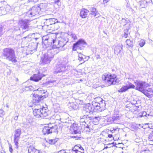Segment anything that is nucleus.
<instances>
[{
	"mask_svg": "<svg viewBox=\"0 0 153 153\" xmlns=\"http://www.w3.org/2000/svg\"><path fill=\"white\" fill-rule=\"evenodd\" d=\"M2 58L12 62H15L17 61L14 50L10 48H7L4 49L2 51Z\"/></svg>",
	"mask_w": 153,
	"mask_h": 153,
	"instance_id": "f257e3e1",
	"label": "nucleus"
},
{
	"mask_svg": "<svg viewBox=\"0 0 153 153\" xmlns=\"http://www.w3.org/2000/svg\"><path fill=\"white\" fill-rule=\"evenodd\" d=\"M117 76L115 74H108L103 75L102 76V79L108 85H115L117 82L118 83V80L117 78Z\"/></svg>",
	"mask_w": 153,
	"mask_h": 153,
	"instance_id": "f03ea898",
	"label": "nucleus"
},
{
	"mask_svg": "<svg viewBox=\"0 0 153 153\" xmlns=\"http://www.w3.org/2000/svg\"><path fill=\"white\" fill-rule=\"evenodd\" d=\"M68 62V60L66 59H64L60 64L57 65L55 69L54 72L57 73L65 72L66 74H67L68 72L69 68L70 67L66 65Z\"/></svg>",
	"mask_w": 153,
	"mask_h": 153,
	"instance_id": "7ed1b4c3",
	"label": "nucleus"
},
{
	"mask_svg": "<svg viewBox=\"0 0 153 153\" xmlns=\"http://www.w3.org/2000/svg\"><path fill=\"white\" fill-rule=\"evenodd\" d=\"M54 55V49L48 50L47 53L41 58V62L43 64L49 63L53 58Z\"/></svg>",
	"mask_w": 153,
	"mask_h": 153,
	"instance_id": "20e7f679",
	"label": "nucleus"
},
{
	"mask_svg": "<svg viewBox=\"0 0 153 153\" xmlns=\"http://www.w3.org/2000/svg\"><path fill=\"white\" fill-rule=\"evenodd\" d=\"M46 108L42 106V108H36L33 111V114L37 118L46 117L48 115L47 110Z\"/></svg>",
	"mask_w": 153,
	"mask_h": 153,
	"instance_id": "39448f33",
	"label": "nucleus"
},
{
	"mask_svg": "<svg viewBox=\"0 0 153 153\" xmlns=\"http://www.w3.org/2000/svg\"><path fill=\"white\" fill-rule=\"evenodd\" d=\"M87 43L84 40L82 39H79L77 42L73 45V50L76 51L77 49L82 50L87 45Z\"/></svg>",
	"mask_w": 153,
	"mask_h": 153,
	"instance_id": "423d86ee",
	"label": "nucleus"
},
{
	"mask_svg": "<svg viewBox=\"0 0 153 153\" xmlns=\"http://www.w3.org/2000/svg\"><path fill=\"white\" fill-rule=\"evenodd\" d=\"M136 87L135 89L142 92L143 91L145 88L149 86V85L146 82L142 81H137L134 82Z\"/></svg>",
	"mask_w": 153,
	"mask_h": 153,
	"instance_id": "0eeeda50",
	"label": "nucleus"
},
{
	"mask_svg": "<svg viewBox=\"0 0 153 153\" xmlns=\"http://www.w3.org/2000/svg\"><path fill=\"white\" fill-rule=\"evenodd\" d=\"M67 41L65 39L61 38L60 40L56 41L55 39H53V40L52 46L54 48H59L60 47H63L67 43Z\"/></svg>",
	"mask_w": 153,
	"mask_h": 153,
	"instance_id": "6e6552de",
	"label": "nucleus"
},
{
	"mask_svg": "<svg viewBox=\"0 0 153 153\" xmlns=\"http://www.w3.org/2000/svg\"><path fill=\"white\" fill-rule=\"evenodd\" d=\"M39 8L36 6H34L27 12V14L29 17H31L41 14Z\"/></svg>",
	"mask_w": 153,
	"mask_h": 153,
	"instance_id": "1a4fd4ad",
	"label": "nucleus"
},
{
	"mask_svg": "<svg viewBox=\"0 0 153 153\" xmlns=\"http://www.w3.org/2000/svg\"><path fill=\"white\" fill-rule=\"evenodd\" d=\"M121 117V115L120 114L114 112L112 117H110L108 118V121L111 123H119V121L120 120Z\"/></svg>",
	"mask_w": 153,
	"mask_h": 153,
	"instance_id": "9d476101",
	"label": "nucleus"
},
{
	"mask_svg": "<svg viewBox=\"0 0 153 153\" xmlns=\"http://www.w3.org/2000/svg\"><path fill=\"white\" fill-rule=\"evenodd\" d=\"M29 20H27L21 19L19 21L18 24L21 27L26 31L29 29Z\"/></svg>",
	"mask_w": 153,
	"mask_h": 153,
	"instance_id": "9b49d317",
	"label": "nucleus"
},
{
	"mask_svg": "<svg viewBox=\"0 0 153 153\" xmlns=\"http://www.w3.org/2000/svg\"><path fill=\"white\" fill-rule=\"evenodd\" d=\"M31 36L32 35L30 34L27 36L23 37L22 39V44L26 45V46H28L29 48H30V46H32L33 44H34L33 43H31L30 44L29 43L28 45V43L31 41Z\"/></svg>",
	"mask_w": 153,
	"mask_h": 153,
	"instance_id": "f8f14e48",
	"label": "nucleus"
},
{
	"mask_svg": "<svg viewBox=\"0 0 153 153\" xmlns=\"http://www.w3.org/2000/svg\"><path fill=\"white\" fill-rule=\"evenodd\" d=\"M21 133L22 131L20 128L16 129L14 132V141L17 148L18 147V141Z\"/></svg>",
	"mask_w": 153,
	"mask_h": 153,
	"instance_id": "ddd939ff",
	"label": "nucleus"
},
{
	"mask_svg": "<svg viewBox=\"0 0 153 153\" xmlns=\"http://www.w3.org/2000/svg\"><path fill=\"white\" fill-rule=\"evenodd\" d=\"M53 39L47 36H44L42 38V42L47 47L49 45H52L53 44Z\"/></svg>",
	"mask_w": 153,
	"mask_h": 153,
	"instance_id": "4468645a",
	"label": "nucleus"
},
{
	"mask_svg": "<svg viewBox=\"0 0 153 153\" xmlns=\"http://www.w3.org/2000/svg\"><path fill=\"white\" fill-rule=\"evenodd\" d=\"M94 108L93 104L91 105L89 103L87 104L83 107L82 112L83 114H88L92 112Z\"/></svg>",
	"mask_w": 153,
	"mask_h": 153,
	"instance_id": "2eb2a0df",
	"label": "nucleus"
},
{
	"mask_svg": "<svg viewBox=\"0 0 153 153\" xmlns=\"http://www.w3.org/2000/svg\"><path fill=\"white\" fill-rule=\"evenodd\" d=\"M43 76V75L39 72L37 74H34L32 76L30 77V79L31 80L37 82L41 80Z\"/></svg>",
	"mask_w": 153,
	"mask_h": 153,
	"instance_id": "dca6fc26",
	"label": "nucleus"
},
{
	"mask_svg": "<svg viewBox=\"0 0 153 153\" xmlns=\"http://www.w3.org/2000/svg\"><path fill=\"white\" fill-rule=\"evenodd\" d=\"M97 104L98 106H95L94 107H95L98 111H101L105 109V101L103 100L99 103H97Z\"/></svg>",
	"mask_w": 153,
	"mask_h": 153,
	"instance_id": "f3484780",
	"label": "nucleus"
},
{
	"mask_svg": "<svg viewBox=\"0 0 153 153\" xmlns=\"http://www.w3.org/2000/svg\"><path fill=\"white\" fill-rule=\"evenodd\" d=\"M145 95L149 97H152L153 96V91L150 88L146 89L145 88L142 92Z\"/></svg>",
	"mask_w": 153,
	"mask_h": 153,
	"instance_id": "a211bd4d",
	"label": "nucleus"
},
{
	"mask_svg": "<svg viewBox=\"0 0 153 153\" xmlns=\"http://www.w3.org/2000/svg\"><path fill=\"white\" fill-rule=\"evenodd\" d=\"M53 126H45L44 128L42 130V132L43 134L45 135L46 134H48L52 133L53 131Z\"/></svg>",
	"mask_w": 153,
	"mask_h": 153,
	"instance_id": "6ab92c4d",
	"label": "nucleus"
},
{
	"mask_svg": "<svg viewBox=\"0 0 153 153\" xmlns=\"http://www.w3.org/2000/svg\"><path fill=\"white\" fill-rule=\"evenodd\" d=\"M123 45L122 44H119L116 46L114 49V52L115 54L118 55L123 50Z\"/></svg>",
	"mask_w": 153,
	"mask_h": 153,
	"instance_id": "aec40b11",
	"label": "nucleus"
},
{
	"mask_svg": "<svg viewBox=\"0 0 153 153\" xmlns=\"http://www.w3.org/2000/svg\"><path fill=\"white\" fill-rule=\"evenodd\" d=\"M33 98L32 102L35 105H38V104L39 103L40 100L41 99L40 98L39 95L37 94H33Z\"/></svg>",
	"mask_w": 153,
	"mask_h": 153,
	"instance_id": "412c9836",
	"label": "nucleus"
},
{
	"mask_svg": "<svg viewBox=\"0 0 153 153\" xmlns=\"http://www.w3.org/2000/svg\"><path fill=\"white\" fill-rule=\"evenodd\" d=\"M62 122L65 123V125L68 127H70L73 128L75 125H76V124H75L73 120H67L66 119L65 121H63Z\"/></svg>",
	"mask_w": 153,
	"mask_h": 153,
	"instance_id": "4be33fe9",
	"label": "nucleus"
},
{
	"mask_svg": "<svg viewBox=\"0 0 153 153\" xmlns=\"http://www.w3.org/2000/svg\"><path fill=\"white\" fill-rule=\"evenodd\" d=\"M40 9V11L41 13V12H44L46 10L48 7V4L46 3H42L39 4L37 6Z\"/></svg>",
	"mask_w": 153,
	"mask_h": 153,
	"instance_id": "5701e85b",
	"label": "nucleus"
},
{
	"mask_svg": "<svg viewBox=\"0 0 153 153\" xmlns=\"http://www.w3.org/2000/svg\"><path fill=\"white\" fill-rule=\"evenodd\" d=\"M89 12V11L86 9H83L80 11V16L82 18H85L87 17Z\"/></svg>",
	"mask_w": 153,
	"mask_h": 153,
	"instance_id": "b1692460",
	"label": "nucleus"
},
{
	"mask_svg": "<svg viewBox=\"0 0 153 153\" xmlns=\"http://www.w3.org/2000/svg\"><path fill=\"white\" fill-rule=\"evenodd\" d=\"M28 153H42L39 150L36 149L33 147L30 146L28 149Z\"/></svg>",
	"mask_w": 153,
	"mask_h": 153,
	"instance_id": "393cba45",
	"label": "nucleus"
},
{
	"mask_svg": "<svg viewBox=\"0 0 153 153\" xmlns=\"http://www.w3.org/2000/svg\"><path fill=\"white\" fill-rule=\"evenodd\" d=\"M103 100L100 97H97L94 98V101L92 102V104L94 106H97L98 105L95 104V102L99 103Z\"/></svg>",
	"mask_w": 153,
	"mask_h": 153,
	"instance_id": "a878e982",
	"label": "nucleus"
},
{
	"mask_svg": "<svg viewBox=\"0 0 153 153\" xmlns=\"http://www.w3.org/2000/svg\"><path fill=\"white\" fill-rule=\"evenodd\" d=\"M79 60L80 61H83L82 63L84 62L86 60V56L81 53H79L78 54Z\"/></svg>",
	"mask_w": 153,
	"mask_h": 153,
	"instance_id": "bb28decb",
	"label": "nucleus"
},
{
	"mask_svg": "<svg viewBox=\"0 0 153 153\" xmlns=\"http://www.w3.org/2000/svg\"><path fill=\"white\" fill-rule=\"evenodd\" d=\"M126 43L128 47H132L133 46L134 42L132 40L127 39L126 40Z\"/></svg>",
	"mask_w": 153,
	"mask_h": 153,
	"instance_id": "cd10ccee",
	"label": "nucleus"
},
{
	"mask_svg": "<svg viewBox=\"0 0 153 153\" xmlns=\"http://www.w3.org/2000/svg\"><path fill=\"white\" fill-rule=\"evenodd\" d=\"M108 148V151L109 152H111L112 151H114L115 149V147L112 144H108V146L105 147V149Z\"/></svg>",
	"mask_w": 153,
	"mask_h": 153,
	"instance_id": "c85d7f7f",
	"label": "nucleus"
},
{
	"mask_svg": "<svg viewBox=\"0 0 153 153\" xmlns=\"http://www.w3.org/2000/svg\"><path fill=\"white\" fill-rule=\"evenodd\" d=\"M128 89V86H123L118 91L119 92H123L126 91Z\"/></svg>",
	"mask_w": 153,
	"mask_h": 153,
	"instance_id": "c756f323",
	"label": "nucleus"
},
{
	"mask_svg": "<svg viewBox=\"0 0 153 153\" xmlns=\"http://www.w3.org/2000/svg\"><path fill=\"white\" fill-rule=\"evenodd\" d=\"M147 5V2L145 1H143L140 2V6L141 8H145Z\"/></svg>",
	"mask_w": 153,
	"mask_h": 153,
	"instance_id": "7c9ffc66",
	"label": "nucleus"
},
{
	"mask_svg": "<svg viewBox=\"0 0 153 153\" xmlns=\"http://www.w3.org/2000/svg\"><path fill=\"white\" fill-rule=\"evenodd\" d=\"M36 93H38L39 95H41L42 93H45V92H47V91L45 90L42 89L41 88H39L36 91Z\"/></svg>",
	"mask_w": 153,
	"mask_h": 153,
	"instance_id": "2f4dec72",
	"label": "nucleus"
},
{
	"mask_svg": "<svg viewBox=\"0 0 153 153\" xmlns=\"http://www.w3.org/2000/svg\"><path fill=\"white\" fill-rule=\"evenodd\" d=\"M48 96V93L47 92H45V93H42L41 95H39L40 98L41 100H43L44 98L47 97Z\"/></svg>",
	"mask_w": 153,
	"mask_h": 153,
	"instance_id": "473e14b6",
	"label": "nucleus"
},
{
	"mask_svg": "<svg viewBox=\"0 0 153 153\" xmlns=\"http://www.w3.org/2000/svg\"><path fill=\"white\" fill-rule=\"evenodd\" d=\"M7 12L6 11L5 7H2L0 8V13L2 15H4L7 14Z\"/></svg>",
	"mask_w": 153,
	"mask_h": 153,
	"instance_id": "72a5a7b5",
	"label": "nucleus"
},
{
	"mask_svg": "<svg viewBox=\"0 0 153 153\" xmlns=\"http://www.w3.org/2000/svg\"><path fill=\"white\" fill-rule=\"evenodd\" d=\"M58 140L57 139H50L48 140V142L50 144H53L56 143Z\"/></svg>",
	"mask_w": 153,
	"mask_h": 153,
	"instance_id": "f704fd0d",
	"label": "nucleus"
},
{
	"mask_svg": "<svg viewBox=\"0 0 153 153\" xmlns=\"http://www.w3.org/2000/svg\"><path fill=\"white\" fill-rule=\"evenodd\" d=\"M85 114L82 116V117L85 120H91V117L89 116L88 114Z\"/></svg>",
	"mask_w": 153,
	"mask_h": 153,
	"instance_id": "c9c22d12",
	"label": "nucleus"
},
{
	"mask_svg": "<svg viewBox=\"0 0 153 153\" xmlns=\"http://www.w3.org/2000/svg\"><path fill=\"white\" fill-rule=\"evenodd\" d=\"M109 48V46L107 45H105L104 46V49H103L102 52L104 53H105L107 52L108 50V48Z\"/></svg>",
	"mask_w": 153,
	"mask_h": 153,
	"instance_id": "e433bc0d",
	"label": "nucleus"
},
{
	"mask_svg": "<svg viewBox=\"0 0 153 153\" xmlns=\"http://www.w3.org/2000/svg\"><path fill=\"white\" fill-rule=\"evenodd\" d=\"M145 43V42L144 40L141 39L139 42V45L140 47H143Z\"/></svg>",
	"mask_w": 153,
	"mask_h": 153,
	"instance_id": "4c0bfd02",
	"label": "nucleus"
},
{
	"mask_svg": "<svg viewBox=\"0 0 153 153\" xmlns=\"http://www.w3.org/2000/svg\"><path fill=\"white\" fill-rule=\"evenodd\" d=\"M89 10L91 12V14L92 15L94 14V12L96 10V9L94 7H91L89 8Z\"/></svg>",
	"mask_w": 153,
	"mask_h": 153,
	"instance_id": "58836bf2",
	"label": "nucleus"
},
{
	"mask_svg": "<svg viewBox=\"0 0 153 153\" xmlns=\"http://www.w3.org/2000/svg\"><path fill=\"white\" fill-rule=\"evenodd\" d=\"M92 15H94V17L96 18H98L100 16V15L99 13L97 10H96V11L94 12V14H92Z\"/></svg>",
	"mask_w": 153,
	"mask_h": 153,
	"instance_id": "ea45409f",
	"label": "nucleus"
},
{
	"mask_svg": "<svg viewBox=\"0 0 153 153\" xmlns=\"http://www.w3.org/2000/svg\"><path fill=\"white\" fill-rule=\"evenodd\" d=\"M128 88V89L129 88H135V86L134 85L132 84L130 82H129L128 84V85H127Z\"/></svg>",
	"mask_w": 153,
	"mask_h": 153,
	"instance_id": "a19ab883",
	"label": "nucleus"
},
{
	"mask_svg": "<svg viewBox=\"0 0 153 153\" xmlns=\"http://www.w3.org/2000/svg\"><path fill=\"white\" fill-rule=\"evenodd\" d=\"M4 7H5V9L6 11H7V12H9L10 9V7L9 6V5H8V4H7Z\"/></svg>",
	"mask_w": 153,
	"mask_h": 153,
	"instance_id": "79ce46f5",
	"label": "nucleus"
},
{
	"mask_svg": "<svg viewBox=\"0 0 153 153\" xmlns=\"http://www.w3.org/2000/svg\"><path fill=\"white\" fill-rule=\"evenodd\" d=\"M81 127L82 128H85L86 125L87 124L86 121L81 122L80 123Z\"/></svg>",
	"mask_w": 153,
	"mask_h": 153,
	"instance_id": "37998d69",
	"label": "nucleus"
},
{
	"mask_svg": "<svg viewBox=\"0 0 153 153\" xmlns=\"http://www.w3.org/2000/svg\"><path fill=\"white\" fill-rule=\"evenodd\" d=\"M71 36L72 37V38L74 40H75L77 39V37L76 36V35L74 34H71Z\"/></svg>",
	"mask_w": 153,
	"mask_h": 153,
	"instance_id": "c03bdc74",
	"label": "nucleus"
},
{
	"mask_svg": "<svg viewBox=\"0 0 153 153\" xmlns=\"http://www.w3.org/2000/svg\"><path fill=\"white\" fill-rule=\"evenodd\" d=\"M4 114V111L2 109H0V117H1L3 116Z\"/></svg>",
	"mask_w": 153,
	"mask_h": 153,
	"instance_id": "a18cd8bd",
	"label": "nucleus"
},
{
	"mask_svg": "<svg viewBox=\"0 0 153 153\" xmlns=\"http://www.w3.org/2000/svg\"><path fill=\"white\" fill-rule=\"evenodd\" d=\"M152 137H153V131L151 133V135H149V139L150 140H153V139L152 138Z\"/></svg>",
	"mask_w": 153,
	"mask_h": 153,
	"instance_id": "49530a36",
	"label": "nucleus"
},
{
	"mask_svg": "<svg viewBox=\"0 0 153 153\" xmlns=\"http://www.w3.org/2000/svg\"><path fill=\"white\" fill-rule=\"evenodd\" d=\"M47 20H49V21L51 22V23H50V24L52 25V23H53V20H55V19L54 18H50V19H47ZM55 23V22H54L53 23V24H54Z\"/></svg>",
	"mask_w": 153,
	"mask_h": 153,
	"instance_id": "de8ad7c7",
	"label": "nucleus"
},
{
	"mask_svg": "<svg viewBox=\"0 0 153 153\" xmlns=\"http://www.w3.org/2000/svg\"><path fill=\"white\" fill-rule=\"evenodd\" d=\"M128 33L127 32H125L124 34L123 35V37L126 38L128 36Z\"/></svg>",
	"mask_w": 153,
	"mask_h": 153,
	"instance_id": "09e8293b",
	"label": "nucleus"
},
{
	"mask_svg": "<svg viewBox=\"0 0 153 153\" xmlns=\"http://www.w3.org/2000/svg\"><path fill=\"white\" fill-rule=\"evenodd\" d=\"M9 151L10 152L12 153L13 151V149L12 148V146L10 144H9Z\"/></svg>",
	"mask_w": 153,
	"mask_h": 153,
	"instance_id": "8fccbe9b",
	"label": "nucleus"
},
{
	"mask_svg": "<svg viewBox=\"0 0 153 153\" xmlns=\"http://www.w3.org/2000/svg\"><path fill=\"white\" fill-rule=\"evenodd\" d=\"M140 138H136L135 139V141L137 143H138L139 142H140Z\"/></svg>",
	"mask_w": 153,
	"mask_h": 153,
	"instance_id": "3c124183",
	"label": "nucleus"
},
{
	"mask_svg": "<svg viewBox=\"0 0 153 153\" xmlns=\"http://www.w3.org/2000/svg\"><path fill=\"white\" fill-rule=\"evenodd\" d=\"M57 153H67L65 150H61L58 152Z\"/></svg>",
	"mask_w": 153,
	"mask_h": 153,
	"instance_id": "603ef678",
	"label": "nucleus"
},
{
	"mask_svg": "<svg viewBox=\"0 0 153 153\" xmlns=\"http://www.w3.org/2000/svg\"><path fill=\"white\" fill-rule=\"evenodd\" d=\"M76 147H74L73 149H72V150L74 152H76L78 151L77 150V149H76Z\"/></svg>",
	"mask_w": 153,
	"mask_h": 153,
	"instance_id": "864d4df0",
	"label": "nucleus"
},
{
	"mask_svg": "<svg viewBox=\"0 0 153 153\" xmlns=\"http://www.w3.org/2000/svg\"><path fill=\"white\" fill-rule=\"evenodd\" d=\"M75 153H83V150H82L81 151H79V150H78Z\"/></svg>",
	"mask_w": 153,
	"mask_h": 153,
	"instance_id": "5fc2aeb1",
	"label": "nucleus"
},
{
	"mask_svg": "<svg viewBox=\"0 0 153 153\" xmlns=\"http://www.w3.org/2000/svg\"><path fill=\"white\" fill-rule=\"evenodd\" d=\"M59 1V0H54V3L55 4H58V3Z\"/></svg>",
	"mask_w": 153,
	"mask_h": 153,
	"instance_id": "6e6d98bb",
	"label": "nucleus"
},
{
	"mask_svg": "<svg viewBox=\"0 0 153 153\" xmlns=\"http://www.w3.org/2000/svg\"><path fill=\"white\" fill-rule=\"evenodd\" d=\"M29 1H33L35 3L37 2L39 0H28Z\"/></svg>",
	"mask_w": 153,
	"mask_h": 153,
	"instance_id": "4d7b16f0",
	"label": "nucleus"
},
{
	"mask_svg": "<svg viewBox=\"0 0 153 153\" xmlns=\"http://www.w3.org/2000/svg\"><path fill=\"white\" fill-rule=\"evenodd\" d=\"M79 146H80L79 147V149H81V151L82 150H83V152H84V150L83 148L80 145H79Z\"/></svg>",
	"mask_w": 153,
	"mask_h": 153,
	"instance_id": "13d9d810",
	"label": "nucleus"
},
{
	"mask_svg": "<svg viewBox=\"0 0 153 153\" xmlns=\"http://www.w3.org/2000/svg\"><path fill=\"white\" fill-rule=\"evenodd\" d=\"M84 119L82 118V117L81 118V119H80V122H85V120H84Z\"/></svg>",
	"mask_w": 153,
	"mask_h": 153,
	"instance_id": "bf43d9fd",
	"label": "nucleus"
},
{
	"mask_svg": "<svg viewBox=\"0 0 153 153\" xmlns=\"http://www.w3.org/2000/svg\"><path fill=\"white\" fill-rule=\"evenodd\" d=\"M146 112H143L142 114V116H146Z\"/></svg>",
	"mask_w": 153,
	"mask_h": 153,
	"instance_id": "052dcab7",
	"label": "nucleus"
},
{
	"mask_svg": "<svg viewBox=\"0 0 153 153\" xmlns=\"http://www.w3.org/2000/svg\"><path fill=\"white\" fill-rule=\"evenodd\" d=\"M18 116H16L14 118V119L15 120H17L18 119Z\"/></svg>",
	"mask_w": 153,
	"mask_h": 153,
	"instance_id": "680f3d73",
	"label": "nucleus"
},
{
	"mask_svg": "<svg viewBox=\"0 0 153 153\" xmlns=\"http://www.w3.org/2000/svg\"><path fill=\"white\" fill-rule=\"evenodd\" d=\"M109 1V0H103V3L104 4L105 3H106Z\"/></svg>",
	"mask_w": 153,
	"mask_h": 153,
	"instance_id": "e2e57ef3",
	"label": "nucleus"
},
{
	"mask_svg": "<svg viewBox=\"0 0 153 153\" xmlns=\"http://www.w3.org/2000/svg\"><path fill=\"white\" fill-rule=\"evenodd\" d=\"M34 46V47H33L31 50V51H33L34 50L35 48H36V45H33Z\"/></svg>",
	"mask_w": 153,
	"mask_h": 153,
	"instance_id": "0e129e2a",
	"label": "nucleus"
},
{
	"mask_svg": "<svg viewBox=\"0 0 153 153\" xmlns=\"http://www.w3.org/2000/svg\"><path fill=\"white\" fill-rule=\"evenodd\" d=\"M74 147H76V149H77V150H79V146H78L77 145L75 146Z\"/></svg>",
	"mask_w": 153,
	"mask_h": 153,
	"instance_id": "69168bd1",
	"label": "nucleus"
},
{
	"mask_svg": "<svg viewBox=\"0 0 153 153\" xmlns=\"http://www.w3.org/2000/svg\"><path fill=\"white\" fill-rule=\"evenodd\" d=\"M94 118L96 119H97V120H99V119H100V118L99 117H94Z\"/></svg>",
	"mask_w": 153,
	"mask_h": 153,
	"instance_id": "338daca9",
	"label": "nucleus"
},
{
	"mask_svg": "<svg viewBox=\"0 0 153 153\" xmlns=\"http://www.w3.org/2000/svg\"><path fill=\"white\" fill-rule=\"evenodd\" d=\"M85 127H86L87 128H89L88 125L87 124L85 125Z\"/></svg>",
	"mask_w": 153,
	"mask_h": 153,
	"instance_id": "774afa93",
	"label": "nucleus"
}]
</instances>
